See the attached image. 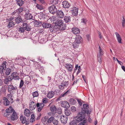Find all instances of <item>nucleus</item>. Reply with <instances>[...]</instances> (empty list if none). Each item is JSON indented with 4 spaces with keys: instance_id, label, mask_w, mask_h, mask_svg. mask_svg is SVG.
Returning <instances> with one entry per match:
<instances>
[{
    "instance_id": "1",
    "label": "nucleus",
    "mask_w": 125,
    "mask_h": 125,
    "mask_svg": "<svg viewBox=\"0 0 125 125\" xmlns=\"http://www.w3.org/2000/svg\"><path fill=\"white\" fill-rule=\"evenodd\" d=\"M82 42L83 39L81 36L79 35H76L75 37V41L73 43V45L74 48H75Z\"/></svg>"
},
{
    "instance_id": "2",
    "label": "nucleus",
    "mask_w": 125,
    "mask_h": 125,
    "mask_svg": "<svg viewBox=\"0 0 125 125\" xmlns=\"http://www.w3.org/2000/svg\"><path fill=\"white\" fill-rule=\"evenodd\" d=\"M4 67H6V65L4 64L3 67H1L0 68V72L2 75H3L5 74L6 75H8L11 72V70L9 68H5L4 69Z\"/></svg>"
},
{
    "instance_id": "3",
    "label": "nucleus",
    "mask_w": 125,
    "mask_h": 125,
    "mask_svg": "<svg viewBox=\"0 0 125 125\" xmlns=\"http://www.w3.org/2000/svg\"><path fill=\"white\" fill-rule=\"evenodd\" d=\"M42 103H37L36 104V106L38 108V111L40 112L44 106V103H46L48 102V99L46 98H44L42 99Z\"/></svg>"
},
{
    "instance_id": "4",
    "label": "nucleus",
    "mask_w": 125,
    "mask_h": 125,
    "mask_svg": "<svg viewBox=\"0 0 125 125\" xmlns=\"http://www.w3.org/2000/svg\"><path fill=\"white\" fill-rule=\"evenodd\" d=\"M89 108V105L87 104H84L83 105V107L82 108V110L80 113L85 115L86 113L87 115L89 114L91 111L89 110L88 108Z\"/></svg>"
},
{
    "instance_id": "5",
    "label": "nucleus",
    "mask_w": 125,
    "mask_h": 125,
    "mask_svg": "<svg viewBox=\"0 0 125 125\" xmlns=\"http://www.w3.org/2000/svg\"><path fill=\"white\" fill-rule=\"evenodd\" d=\"M85 115L80 112L78 114L77 116L74 118V120L77 123H79L82 120L84 119Z\"/></svg>"
},
{
    "instance_id": "6",
    "label": "nucleus",
    "mask_w": 125,
    "mask_h": 125,
    "mask_svg": "<svg viewBox=\"0 0 125 125\" xmlns=\"http://www.w3.org/2000/svg\"><path fill=\"white\" fill-rule=\"evenodd\" d=\"M8 92L12 94L15 93L17 90V87L16 86H14L12 84L8 85Z\"/></svg>"
},
{
    "instance_id": "7",
    "label": "nucleus",
    "mask_w": 125,
    "mask_h": 125,
    "mask_svg": "<svg viewBox=\"0 0 125 125\" xmlns=\"http://www.w3.org/2000/svg\"><path fill=\"white\" fill-rule=\"evenodd\" d=\"M14 111L11 107H10L8 108L6 110V112L3 115L4 116L7 117L10 115L13 111Z\"/></svg>"
},
{
    "instance_id": "8",
    "label": "nucleus",
    "mask_w": 125,
    "mask_h": 125,
    "mask_svg": "<svg viewBox=\"0 0 125 125\" xmlns=\"http://www.w3.org/2000/svg\"><path fill=\"white\" fill-rule=\"evenodd\" d=\"M18 73L17 72H13L11 75L10 76L11 78H12V80L14 79L15 80H19L20 79L19 76H18Z\"/></svg>"
},
{
    "instance_id": "9",
    "label": "nucleus",
    "mask_w": 125,
    "mask_h": 125,
    "mask_svg": "<svg viewBox=\"0 0 125 125\" xmlns=\"http://www.w3.org/2000/svg\"><path fill=\"white\" fill-rule=\"evenodd\" d=\"M18 115L15 111H14L12 115L10 116V118L12 121L16 120L18 118Z\"/></svg>"
},
{
    "instance_id": "10",
    "label": "nucleus",
    "mask_w": 125,
    "mask_h": 125,
    "mask_svg": "<svg viewBox=\"0 0 125 125\" xmlns=\"http://www.w3.org/2000/svg\"><path fill=\"white\" fill-rule=\"evenodd\" d=\"M50 12L52 14L55 13L57 11V9L54 5L51 6L49 8Z\"/></svg>"
},
{
    "instance_id": "11",
    "label": "nucleus",
    "mask_w": 125,
    "mask_h": 125,
    "mask_svg": "<svg viewBox=\"0 0 125 125\" xmlns=\"http://www.w3.org/2000/svg\"><path fill=\"white\" fill-rule=\"evenodd\" d=\"M58 118H60V120L61 122L65 124L67 123V117L66 116H64V115L57 116Z\"/></svg>"
},
{
    "instance_id": "12",
    "label": "nucleus",
    "mask_w": 125,
    "mask_h": 125,
    "mask_svg": "<svg viewBox=\"0 0 125 125\" xmlns=\"http://www.w3.org/2000/svg\"><path fill=\"white\" fill-rule=\"evenodd\" d=\"M12 80V78H11L9 76L7 77L4 79L3 82L5 84H9L10 82H11Z\"/></svg>"
},
{
    "instance_id": "13",
    "label": "nucleus",
    "mask_w": 125,
    "mask_h": 125,
    "mask_svg": "<svg viewBox=\"0 0 125 125\" xmlns=\"http://www.w3.org/2000/svg\"><path fill=\"white\" fill-rule=\"evenodd\" d=\"M61 105L62 107L66 108H68L70 107L69 103L66 101L62 102V103Z\"/></svg>"
},
{
    "instance_id": "14",
    "label": "nucleus",
    "mask_w": 125,
    "mask_h": 125,
    "mask_svg": "<svg viewBox=\"0 0 125 125\" xmlns=\"http://www.w3.org/2000/svg\"><path fill=\"white\" fill-rule=\"evenodd\" d=\"M36 106L35 103L34 102L32 101L30 103V109L31 111L35 109Z\"/></svg>"
},
{
    "instance_id": "15",
    "label": "nucleus",
    "mask_w": 125,
    "mask_h": 125,
    "mask_svg": "<svg viewBox=\"0 0 125 125\" xmlns=\"http://www.w3.org/2000/svg\"><path fill=\"white\" fill-rule=\"evenodd\" d=\"M65 66L68 71L71 72L73 70V66L70 64L67 63L65 64Z\"/></svg>"
},
{
    "instance_id": "16",
    "label": "nucleus",
    "mask_w": 125,
    "mask_h": 125,
    "mask_svg": "<svg viewBox=\"0 0 125 125\" xmlns=\"http://www.w3.org/2000/svg\"><path fill=\"white\" fill-rule=\"evenodd\" d=\"M72 30L73 33L75 34H79L80 32V30L76 27L72 28Z\"/></svg>"
},
{
    "instance_id": "17",
    "label": "nucleus",
    "mask_w": 125,
    "mask_h": 125,
    "mask_svg": "<svg viewBox=\"0 0 125 125\" xmlns=\"http://www.w3.org/2000/svg\"><path fill=\"white\" fill-rule=\"evenodd\" d=\"M54 20H53L54 23H63V22L62 21V20L60 19H59L58 18H56L54 17Z\"/></svg>"
},
{
    "instance_id": "18",
    "label": "nucleus",
    "mask_w": 125,
    "mask_h": 125,
    "mask_svg": "<svg viewBox=\"0 0 125 125\" xmlns=\"http://www.w3.org/2000/svg\"><path fill=\"white\" fill-rule=\"evenodd\" d=\"M78 8L75 7H73L71 10L73 15L74 16L77 15L78 14Z\"/></svg>"
},
{
    "instance_id": "19",
    "label": "nucleus",
    "mask_w": 125,
    "mask_h": 125,
    "mask_svg": "<svg viewBox=\"0 0 125 125\" xmlns=\"http://www.w3.org/2000/svg\"><path fill=\"white\" fill-rule=\"evenodd\" d=\"M44 118L45 121H47V122L48 123H50L53 122L54 120V118L53 117H51L48 119L47 117L45 116Z\"/></svg>"
},
{
    "instance_id": "20",
    "label": "nucleus",
    "mask_w": 125,
    "mask_h": 125,
    "mask_svg": "<svg viewBox=\"0 0 125 125\" xmlns=\"http://www.w3.org/2000/svg\"><path fill=\"white\" fill-rule=\"evenodd\" d=\"M58 25V28L61 30H64L66 29V24H56Z\"/></svg>"
},
{
    "instance_id": "21",
    "label": "nucleus",
    "mask_w": 125,
    "mask_h": 125,
    "mask_svg": "<svg viewBox=\"0 0 125 125\" xmlns=\"http://www.w3.org/2000/svg\"><path fill=\"white\" fill-rule=\"evenodd\" d=\"M51 111L52 112L56 113V112L57 108L54 105H52L50 108Z\"/></svg>"
},
{
    "instance_id": "22",
    "label": "nucleus",
    "mask_w": 125,
    "mask_h": 125,
    "mask_svg": "<svg viewBox=\"0 0 125 125\" xmlns=\"http://www.w3.org/2000/svg\"><path fill=\"white\" fill-rule=\"evenodd\" d=\"M57 14L58 17L61 18H63L64 16L63 12L61 10H58L57 12Z\"/></svg>"
},
{
    "instance_id": "23",
    "label": "nucleus",
    "mask_w": 125,
    "mask_h": 125,
    "mask_svg": "<svg viewBox=\"0 0 125 125\" xmlns=\"http://www.w3.org/2000/svg\"><path fill=\"white\" fill-rule=\"evenodd\" d=\"M62 5L64 8H68L70 6L68 2L66 1H64L62 2Z\"/></svg>"
},
{
    "instance_id": "24",
    "label": "nucleus",
    "mask_w": 125,
    "mask_h": 125,
    "mask_svg": "<svg viewBox=\"0 0 125 125\" xmlns=\"http://www.w3.org/2000/svg\"><path fill=\"white\" fill-rule=\"evenodd\" d=\"M54 92L53 91L49 92L47 95V97L49 98H51L54 96Z\"/></svg>"
},
{
    "instance_id": "25",
    "label": "nucleus",
    "mask_w": 125,
    "mask_h": 125,
    "mask_svg": "<svg viewBox=\"0 0 125 125\" xmlns=\"http://www.w3.org/2000/svg\"><path fill=\"white\" fill-rule=\"evenodd\" d=\"M24 114L27 117L29 116L30 115V110L28 109H26L24 110Z\"/></svg>"
},
{
    "instance_id": "26",
    "label": "nucleus",
    "mask_w": 125,
    "mask_h": 125,
    "mask_svg": "<svg viewBox=\"0 0 125 125\" xmlns=\"http://www.w3.org/2000/svg\"><path fill=\"white\" fill-rule=\"evenodd\" d=\"M104 54L103 50L101 48V47L99 46L98 56H102Z\"/></svg>"
},
{
    "instance_id": "27",
    "label": "nucleus",
    "mask_w": 125,
    "mask_h": 125,
    "mask_svg": "<svg viewBox=\"0 0 125 125\" xmlns=\"http://www.w3.org/2000/svg\"><path fill=\"white\" fill-rule=\"evenodd\" d=\"M24 25L25 29L28 31H29L31 29V27L29 26V24H23Z\"/></svg>"
},
{
    "instance_id": "28",
    "label": "nucleus",
    "mask_w": 125,
    "mask_h": 125,
    "mask_svg": "<svg viewBox=\"0 0 125 125\" xmlns=\"http://www.w3.org/2000/svg\"><path fill=\"white\" fill-rule=\"evenodd\" d=\"M39 18L41 19H44L47 17V15L43 13H41L39 15Z\"/></svg>"
},
{
    "instance_id": "29",
    "label": "nucleus",
    "mask_w": 125,
    "mask_h": 125,
    "mask_svg": "<svg viewBox=\"0 0 125 125\" xmlns=\"http://www.w3.org/2000/svg\"><path fill=\"white\" fill-rule=\"evenodd\" d=\"M15 21L16 23H19L23 22V20L21 17H18L15 20Z\"/></svg>"
},
{
    "instance_id": "30",
    "label": "nucleus",
    "mask_w": 125,
    "mask_h": 125,
    "mask_svg": "<svg viewBox=\"0 0 125 125\" xmlns=\"http://www.w3.org/2000/svg\"><path fill=\"white\" fill-rule=\"evenodd\" d=\"M64 20L66 23H70L71 21L70 16H67L65 17Z\"/></svg>"
},
{
    "instance_id": "31",
    "label": "nucleus",
    "mask_w": 125,
    "mask_h": 125,
    "mask_svg": "<svg viewBox=\"0 0 125 125\" xmlns=\"http://www.w3.org/2000/svg\"><path fill=\"white\" fill-rule=\"evenodd\" d=\"M20 119L22 123L24 124L26 122V118L25 116H21L20 117Z\"/></svg>"
},
{
    "instance_id": "32",
    "label": "nucleus",
    "mask_w": 125,
    "mask_h": 125,
    "mask_svg": "<svg viewBox=\"0 0 125 125\" xmlns=\"http://www.w3.org/2000/svg\"><path fill=\"white\" fill-rule=\"evenodd\" d=\"M40 65L38 64V63L37 62H35L33 65V69L35 70L36 69L38 68H39Z\"/></svg>"
},
{
    "instance_id": "33",
    "label": "nucleus",
    "mask_w": 125,
    "mask_h": 125,
    "mask_svg": "<svg viewBox=\"0 0 125 125\" xmlns=\"http://www.w3.org/2000/svg\"><path fill=\"white\" fill-rule=\"evenodd\" d=\"M42 24L43 27L45 28H52L51 27V24Z\"/></svg>"
},
{
    "instance_id": "34",
    "label": "nucleus",
    "mask_w": 125,
    "mask_h": 125,
    "mask_svg": "<svg viewBox=\"0 0 125 125\" xmlns=\"http://www.w3.org/2000/svg\"><path fill=\"white\" fill-rule=\"evenodd\" d=\"M17 2V4L19 6H21L24 3V2L22 0H16Z\"/></svg>"
},
{
    "instance_id": "35",
    "label": "nucleus",
    "mask_w": 125,
    "mask_h": 125,
    "mask_svg": "<svg viewBox=\"0 0 125 125\" xmlns=\"http://www.w3.org/2000/svg\"><path fill=\"white\" fill-rule=\"evenodd\" d=\"M5 99H4V100L3 101V103L4 104L6 105H9L10 104V102L6 98H4Z\"/></svg>"
},
{
    "instance_id": "36",
    "label": "nucleus",
    "mask_w": 125,
    "mask_h": 125,
    "mask_svg": "<svg viewBox=\"0 0 125 125\" xmlns=\"http://www.w3.org/2000/svg\"><path fill=\"white\" fill-rule=\"evenodd\" d=\"M25 18L27 19H31L32 18V15L29 13L25 14Z\"/></svg>"
},
{
    "instance_id": "37",
    "label": "nucleus",
    "mask_w": 125,
    "mask_h": 125,
    "mask_svg": "<svg viewBox=\"0 0 125 125\" xmlns=\"http://www.w3.org/2000/svg\"><path fill=\"white\" fill-rule=\"evenodd\" d=\"M69 102L70 104H75L76 103V101L74 99L71 98Z\"/></svg>"
},
{
    "instance_id": "38",
    "label": "nucleus",
    "mask_w": 125,
    "mask_h": 125,
    "mask_svg": "<svg viewBox=\"0 0 125 125\" xmlns=\"http://www.w3.org/2000/svg\"><path fill=\"white\" fill-rule=\"evenodd\" d=\"M24 26V25L23 24V27H21L19 28V31L20 32H24V30L25 29Z\"/></svg>"
},
{
    "instance_id": "39",
    "label": "nucleus",
    "mask_w": 125,
    "mask_h": 125,
    "mask_svg": "<svg viewBox=\"0 0 125 125\" xmlns=\"http://www.w3.org/2000/svg\"><path fill=\"white\" fill-rule=\"evenodd\" d=\"M58 0H51V3L54 5L57 4L58 3Z\"/></svg>"
},
{
    "instance_id": "40",
    "label": "nucleus",
    "mask_w": 125,
    "mask_h": 125,
    "mask_svg": "<svg viewBox=\"0 0 125 125\" xmlns=\"http://www.w3.org/2000/svg\"><path fill=\"white\" fill-rule=\"evenodd\" d=\"M31 118L30 119V122L32 123L35 121V117L34 115L33 114H32L31 116Z\"/></svg>"
},
{
    "instance_id": "41",
    "label": "nucleus",
    "mask_w": 125,
    "mask_h": 125,
    "mask_svg": "<svg viewBox=\"0 0 125 125\" xmlns=\"http://www.w3.org/2000/svg\"><path fill=\"white\" fill-rule=\"evenodd\" d=\"M12 94H13L12 93H10V94H8L7 96V97L8 99H10V100L11 99V100H13V99L12 98L13 96Z\"/></svg>"
},
{
    "instance_id": "42",
    "label": "nucleus",
    "mask_w": 125,
    "mask_h": 125,
    "mask_svg": "<svg viewBox=\"0 0 125 125\" xmlns=\"http://www.w3.org/2000/svg\"><path fill=\"white\" fill-rule=\"evenodd\" d=\"M23 10V8L22 7H20L16 10L19 15V14L22 12Z\"/></svg>"
},
{
    "instance_id": "43",
    "label": "nucleus",
    "mask_w": 125,
    "mask_h": 125,
    "mask_svg": "<svg viewBox=\"0 0 125 125\" xmlns=\"http://www.w3.org/2000/svg\"><path fill=\"white\" fill-rule=\"evenodd\" d=\"M70 90H69L67 91L66 92L64 93L63 94H61V97H63L65 95H67L70 92Z\"/></svg>"
},
{
    "instance_id": "44",
    "label": "nucleus",
    "mask_w": 125,
    "mask_h": 125,
    "mask_svg": "<svg viewBox=\"0 0 125 125\" xmlns=\"http://www.w3.org/2000/svg\"><path fill=\"white\" fill-rule=\"evenodd\" d=\"M33 97H38V93L37 91L34 92L32 94Z\"/></svg>"
},
{
    "instance_id": "45",
    "label": "nucleus",
    "mask_w": 125,
    "mask_h": 125,
    "mask_svg": "<svg viewBox=\"0 0 125 125\" xmlns=\"http://www.w3.org/2000/svg\"><path fill=\"white\" fill-rule=\"evenodd\" d=\"M65 115L67 116H69L70 114V112L69 110H66L65 112Z\"/></svg>"
},
{
    "instance_id": "46",
    "label": "nucleus",
    "mask_w": 125,
    "mask_h": 125,
    "mask_svg": "<svg viewBox=\"0 0 125 125\" xmlns=\"http://www.w3.org/2000/svg\"><path fill=\"white\" fill-rule=\"evenodd\" d=\"M36 7L38 9L40 10H42L43 8L42 5L37 4L36 6Z\"/></svg>"
},
{
    "instance_id": "47",
    "label": "nucleus",
    "mask_w": 125,
    "mask_h": 125,
    "mask_svg": "<svg viewBox=\"0 0 125 125\" xmlns=\"http://www.w3.org/2000/svg\"><path fill=\"white\" fill-rule=\"evenodd\" d=\"M53 124L54 125H57L58 124V121L56 119H54V120L52 122Z\"/></svg>"
},
{
    "instance_id": "48",
    "label": "nucleus",
    "mask_w": 125,
    "mask_h": 125,
    "mask_svg": "<svg viewBox=\"0 0 125 125\" xmlns=\"http://www.w3.org/2000/svg\"><path fill=\"white\" fill-rule=\"evenodd\" d=\"M98 62L101 63L102 62V58L101 56H98Z\"/></svg>"
},
{
    "instance_id": "49",
    "label": "nucleus",
    "mask_w": 125,
    "mask_h": 125,
    "mask_svg": "<svg viewBox=\"0 0 125 125\" xmlns=\"http://www.w3.org/2000/svg\"><path fill=\"white\" fill-rule=\"evenodd\" d=\"M77 122L74 120L71 121L70 123V125H76Z\"/></svg>"
},
{
    "instance_id": "50",
    "label": "nucleus",
    "mask_w": 125,
    "mask_h": 125,
    "mask_svg": "<svg viewBox=\"0 0 125 125\" xmlns=\"http://www.w3.org/2000/svg\"><path fill=\"white\" fill-rule=\"evenodd\" d=\"M80 125H87V121L85 120H84L83 121L80 123Z\"/></svg>"
},
{
    "instance_id": "51",
    "label": "nucleus",
    "mask_w": 125,
    "mask_h": 125,
    "mask_svg": "<svg viewBox=\"0 0 125 125\" xmlns=\"http://www.w3.org/2000/svg\"><path fill=\"white\" fill-rule=\"evenodd\" d=\"M39 70L42 73H43L44 72V70L43 68L41 67H40L39 68Z\"/></svg>"
},
{
    "instance_id": "52",
    "label": "nucleus",
    "mask_w": 125,
    "mask_h": 125,
    "mask_svg": "<svg viewBox=\"0 0 125 125\" xmlns=\"http://www.w3.org/2000/svg\"><path fill=\"white\" fill-rule=\"evenodd\" d=\"M24 84V82L22 80H21V81L20 86H19V88H21L23 86Z\"/></svg>"
},
{
    "instance_id": "53",
    "label": "nucleus",
    "mask_w": 125,
    "mask_h": 125,
    "mask_svg": "<svg viewBox=\"0 0 125 125\" xmlns=\"http://www.w3.org/2000/svg\"><path fill=\"white\" fill-rule=\"evenodd\" d=\"M81 22L84 23H88L86 19L85 18L83 19H82Z\"/></svg>"
},
{
    "instance_id": "54",
    "label": "nucleus",
    "mask_w": 125,
    "mask_h": 125,
    "mask_svg": "<svg viewBox=\"0 0 125 125\" xmlns=\"http://www.w3.org/2000/svg\"><path fill=\"white\" fill-rule=\"evenodd\" d=\"M62 84H63V85L64 86H66L68 84V82H63L62 83Z\"/></svg>"
},
{
    "instance_id": "55",
    "label": "nucleus",
    "mask_w": 125,
    "mask_h": 125,
    "mask_svg": "<svg viewBox=\"0 0 125 125\" xmlns=\"http://www.w3.org/2000/svg\"><path fill=\"white\" fill-rule=\"evenodd\" d=\"M57 113L59 115H60L62 113V110L61 108H59L57 110Z\"/></svg>"
},
{
    "instance_id": "56",
    "label": "nucleus",
    "mask_w": 125,
    "mask_h": 125,
    "mask_svg": "<svg viewBox=\"0 0 125 125\" xmlns=\"http://www.w3.org/2000/svg\"><path fill=\"white\" fill-rule=\"evenodd\" d=\"M64 86L63 85L62 83L61 85H59V89L61 90H62L64 88Z\"/></svg>"
},
{
    "instance_id": "57",
    "label": "nucleus",
    "mask_w": 125,
    "mask_h": 125,
    "mask_svg": "<svg viewBox=\"0 0 125 125\" xmlns=\"http://www.w3.org/2000/svg\"><path fill=\"white\" fill-rule=\"evenodd\" d=\"M11 14L12 15H15L16 16H18L19 15L16 10L14 11V12L12 13Z\"/></svg>"
},
{
    "instance_id": "58",
    "label": "nucleus",
    "mask_w": 125,
    "mask_h": 125,
    "mask_svg": "<svg viewBox=\"0 0 125 125\" xmlns=\"http://www.w3.org/2000/svg\"><path fill=\"white\" fill-rule=\"evenodd\" d=\"M15 24H8L7 26L9 28L13 27L14 26Z\"/></svg>"
},
{
    "instance_id": "59",
    "label": "nucleus",
    "mask_w": 125,
    "mask_h": 125,
    "mask_svg": "<svg viewBox=\"0 0 125 125\" xmlns=\"http://www.w3.org/2000/svg\"><path fill=\"white\" fill-rule=\"evenodd\" d=\"M117 39L118 42L119 43H122L121 42L122 39L121 37L118 38H117Z\"/></svg>"
},
{
    "instance_id": "60",
    "label": "nucleus",
    "mask_w": 125,
    "mask_h": 125,
    "mask_svg": "<svg viewBox=\"0 0 125 125\" xmlns=\"http://www.w3.org/2000/svg\"><path fill=\"white\" fill-rule=\"evenodd\" d=\"M81 71V67L80 66H79V68L78 69V71L77 73V74H78Z\"/></svg>"
},
{
    "instance_id": "61",
    "label": "nucleus",
    "mask_w": 125,
    "mask_h": 125,
    "mask_svg": "<svg viewBox=\"0 0 125 125\" xmlns=\"http://www.w3.org/2000/svg\"><path fill=\"white\" fill-rule=\"evenodd\" d=\"M71 111L73 112L75 111L76 110L75 107L73 106L71 107Z\"/></svg>"
},
{
    "instance_id": "62",
    "label": "nucleus",
    "mask_w": 125,
    "mask_h": 125,
    "mask_svg": "<svg viewBox=\"0 0 125 125\" xmlns=\"http://www.w3.org/2000/svg\"><path fill=\"white\" fill-rule=\"evenodd\" d=\"M34 23H42V22L37 20H35L33 21Z\"/></svg>"
},
{
    "instance_id": "63",
    "label": "nucleus",
    "mask_w": 125,
    "mask_h": 125,
    "mask_svg": "<svg viewBox=\"0 0 125 125\" xmlns=\"http://www.w3.org/2000/svg\"><path fill=\"white\" fill-rule=\"evenodd\" d=\"M115 33L116 35V37L117 38L121 37L120 35L118 33L116 32Z\"/></svg>"
},
{
    "instance_id": "64",
    "label": "nucleus",
    "mask_w": 125,
    "mask_h": 125,
    "mask_svg": "<svg viewBox=\"0 0 125 125\" xmlns=\"http://www.w3.org/2000/svg\"><path fill=\"white\" fill-rule=\"evenodd\" d=\"M87 39L88 41H89L91 39L90 36L89 34H87L86 35Z\"/></svg>"
}]
</instances>
